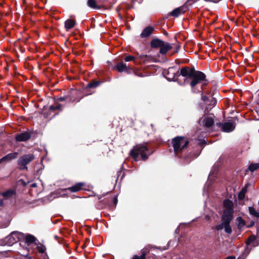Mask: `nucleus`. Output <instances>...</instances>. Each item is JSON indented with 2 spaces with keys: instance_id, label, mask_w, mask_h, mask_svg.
<instances>
[{
  "instance_id": "obj_1",
  "label": "nucleus",
  "mask_w": 259,
  "mask_h": 259,
  "mask_svg": "<svg viewBox=\"0 0 259 259\" xmlns=\"http://www.w3.org/2000/svg\"><path fill=\"white\" fill-rule=\"evenodd\" d=\"M181 74L184 77L191 79L190 84L193 92H194V87L201 81L205 80L206 78L205 74L202 72L188 67L182 68L181 69Z\"/></svg>"
},
{
  "instance_id": "obj_2",
  "label": "nucleus",
  "mask_w": 259,
  "mask_h": 259,
  "mask_svg": "<svg viewBox=\"0 0 259 259\" xmlns=\"http://www.w3.org/2000/svg\"><path fill=\"white\" fill-rule=\"evenodd\" d=\"M150 155L147 147L143 145H138L131 151V155L135 161L146 160Z\"/></svg>"
},
{
  "instance_id": "obj_3",
  "label": "nucleus",
  "mask_w": 259,
  "mask_h": 259,
  "mask_svg": "<svg viewBox=\"0 0 259 259\" xmlns=\"http://www.w3.org/2000/svg\"><path fill=\"white\" fill-rule=\"evenodd\" d=\"M188 139L184 137H177L172 140V144L176 155H178L186 148L189 144Z\"/></svg>"
},
{
  "instance_id": "obj_4",
  "label": "nucleus",
  "mask_w": 259,
  "mask_h": 259,
  "mask_svg": "<svg viewBox=\"0 0 259 259\" xmlns=\"http://www.w3.org/2000/svg\"><path fill=\"white\" fill-rule=\"evenodd\" d=\"M234 213V203L232 201L226 199L223 201L222 219H232Z\"/></svg>"
},
{
  "instance_id": "obj_5",
  "label": "nucleus",
  "mask_w": 259,
  "mask_h": 259,
  "mask_svg": "<svg viewBox=\"0 0 259 259\" xmlns=\"http://www.w3.org/2000/svg\"><path fill=\"white\" fill-rule=\"evenodd\" d=\"M34 158V156L32 154H26L19 158L18 160V165L20 169H28L27 164L32 161Z\"/></svg>"
},
{
  "instance_id": "obj_6",
  "label": "nucleus",
  "mask_w": 259,
  "mask_h": 259,
  "mask_svg": "<svg viewBox=\"0 0 259 259\" xmlns=\"http://www.w3.org/2000/svg\"><path fill=\"white\" fill-rule=\"evenodd\" d=\"M69 94L70 95L66 97L60 98L59 100L60 101L67 100L71 102H78L80 100L79 98L74 97L78 95L79 92L77 90L72 89Z\"/></svg>"
},
{
  "instance_id": "obj_7",
  "label": "nucleus",
  "mask_w": 259,
  "mask_h": 259,
  "mask_svg": "<svg viewBox=\"0 0 259 259\" xmlns=\"http://www.w3.org/2000/svg\"><path fill=\"white\" fill-rule=\"evenodd\" d=\"M23 236H24V234L22 233L13 232L7 237V239L10 241V243L14 244L22 239Z\"/></svg>"
},
{
  "instance_id": "obj_8",
  "label": "nucleus",
  "mask_w": 259,
  "mask_h": 259,
  "mask_svg": "<svg viewBox=\"0 0 259 259\" xmlns=\"http://www.w3.org/2000/svg\"><path fill=\"white\" fill-rule=\"evenodd\" d=\"M199 123L205 127H211L214 124L213 117L210 116L202 117L200 120Z\"/></svg>"
},
{
  "instance_id": "obj_9",
  "label": "nucleus",
  "mask_w": 259,
  "mask_h": 259,
  "mask_svg": "<svg viewBox=\"0 0 259 259\" xmlns=\"http://www.w3.org/2000/svg\"><path fill=\"white\" fill-rule=\"evenodd\" d=\"M188 9V8L186 5H183L174 10L170 14L171 16L177 17L180 15L184 14Z\"/></svg>"
},
{
  "instance_id": "obj_10",
  "label": "nucleus",
  "mask_w": 259,
  "mask_h": 259,
  "mask_svg": "<svg viewBox=\"0 0 259 259\" xmlns=\"http://www.w3.org/2000/svg\"><path fill=\"white\" fill-rule=\"evenodd\" d=\"M18 156V152L9 153L0 159V164L3 162H10L11 160L16 159Z\"/></svg>"
},
{
  "instance_id": "obj_11",
  "label": "nucleus",
  "mask_w": 259,
  "mask_h": 259,
  "mask_svg": "<svg viewBox=\"0 0 259 259\" xmlns=\"http://www.w3.org/2000/svg\"><path fill=\"white\" fill-rule=\"evenodd\" d=\"M30 135L28 132H24L17 135L16 136V140L18 142H24L29 140Z\"/></svg>"
},
{
  "instance_id": "obj_12",
  "label": "nucleus",
  "mask_w": 259,
  "mask_h": 259,
  "mask_svg": "<svg viewBox=\"0 0 259 259\" xmlns=\"http://www.w3.org/2000/svg\"><path fill=\"white\" fill-rule=\"evenodd\" d=\"M235 125L233 122H226L223 125V131L225 132H231L233 131L235 128Z\"/></svg>"
},
{
  "instance_id": "obj_13",
  "label": "nucleus",
  "mask_w": 259,
  "mask_h": 259,
  "mask_svg": "<svg viewBox=\"0 0 259 259\" xmlns=\"http://www.w3.org/2000/svg\"><path fill=\"white\" fill-rule=\"evenodd\" d=\"M172 49L171 45L168 43L163 42V44L161 45L159 52L163 55L165 54L168 51Z\"/></svg>"
},
{
  "instance_id": "obj_14",
  "label": "nucleus",
  "mask_w": 259,
  "mask_h": 259,
  "mask_svg": "<svg viewBox=\"0 0 259 259\" xmlns=\"http://www.w3.org/2000/svg\"><path fill=\"white\" fill-rule=\"evenodd\" d=\"M84 185H85V184L84 183L79 182V183H76L73 186L68 188L67 189L72 192H76L79 191V190H81L82 187L83 186H84Z\"/></svg>"
},
{
  "instance_id": "obj_15",
  "label": "nucleus",
  "mask_w": 259,
  "mask_h": 259,
  "mask_svg": "<svg viewBox=\"0 0 259 259\" xmlns=\"http://www.w3.org/2000/svg\"><path fill=\"white\" fill-rule=\"evenodd\" d=\"M153 30V27L151 26L146 27L141 33V37L145 38L149 36L152 33Z\"/></svg>"
},
{
  "instance_id": "obj_16",
  "label": "nucleus",
  "mask_w": 259,
  "mask_h": 259,
  "mask_svg": "<svg viewBox=\"0 0 259 259\" xmlns=\"http://www.w3.org/2000/svg\"><path fill=\"white\" fill-rule=\"evenodd\" d=\"M75 21L73 19H67L65 21L64 26L67 31L73 28L75 25Z\"/></svg>"
},
{
  "instance_id": "obj_17",
  "label": "nucleus",
  "mask_w": 259,
  "mask_h": 259,
  "mask_svg": "<svg viewBox=\"0 0 259 259\" xmlns=\"http://www.w3.org/2000/svg\"><path fill=\"white\" fill-rule=\"evenodd\" d=\"M25 242L28 244H31L35 242L36 240L35 237L32 235H26L24 234V236L22 237Z\"/></svg>"
},
{
  "instance_id": "obj_18",
  "label": "nucleus",
  "mask_w": 259,
  "mask_h": 259,
  "mask_svg": "<svg viewBox=\"0 0 259 259\" xmlns=\"http://www.w3.org/2000/svg\"><path fill=\"white\" fill-rule=\"evenodd\" d=\"M15 191L13 189H10L8 190H7L4 192H2L1 193V195L5 198V199H8L12 197L13 195L15 194Z\"/></svg>"
},
{
  "instance_id": "obj_19",
  "label": "nucleus",
  "mask_w": 259,
  "mask_h": 259,
  "mask_svg": "<svg viewBox=\"0 0 259 259\" xmlns=\"http://www.w3.org/2000/svg\"><path fill=\"white\" fill-rule=\"evenodd\" d=\"M163 41L159 39H153L151 42V46L152 48H160L163 44Z\"/></svg>"
},
{
  "instance_id": "obj_20",
  "label": "nucleus",
  "mask_w": 259,
  "mask_h": 259,
  "mask_svg": "<svg viewBox=\"0 0 259 259\" xmlns=\"http://www.w3.org/2000/svg\"><path fill=\"white\" fill-rule=\"evenodd\" d=\"M232 219H222V220H225V225L224 229L226 233L230 234L232 233V228L230 226V222Z\"/></svg>"
},
{
  "instance_id": "obj_21",
  "label": "nucleus",
  "mask_w": 259,
  "mask_h": 259,
  "mask_svg": "<svg viewBox=\"0 0 259 259\" xmlns=\"http://www.w3.org/2000/svg\"><path fill=\"white\" fill-rule=\"evenodd\" d=\"M115 67L116 69L120 72L126 71L127 70V66H126V64H124L123 62H120L117 64Z\"/></svg>"
},
{
  "instance_id": "obj_22",
  "label": "nucleus",
  "mask_w": 259,
  "mask_h": 259,
  "mask_svg": "<svg viewBox=\"0 0 259 259\" xmlns=\"http://www.w3.org/2000/svg\"><path fill=\"white\" fill-rule=\"evenodd\" d=\"M248 211H249V213L251 215H252L255 218H259V209L256 210L253 207H249Z\"/></svg>"
},
{
  "instance_id": "obj_23",
  "label": "nucleus",
  "mask_w": 259,
  "mask_h": 259,
  "mask_svg": "<svg viewBox=\"0 0 259 259\" xmlns=\"http://www.w3.org/2000/svg\"><path fill=\"white\" fill-rule=\"evenodd\" d=\"M139 59L143 61L144 63L150 62L152 60V58L148 55H141L139 56Z\"/></svg>"
},
{
  "instance_id": "obj_24",
  "label": "nucleus",
  "mask_w": 259,
  "mask_h": 259,
  "mask_svg": "<svg viewBox=\"0 0 259 259\" xmlns=\"http://www.w3.org/2000/svg\"><path fill=\"white\" fill-rule=\"evenodd\" d=\"M247 185L245 186L244 188H243L242 190L238 194V199L240 200H242L244 198L245 194L247 191Z\"/></svg>"
},
{
  "instance_id": "obj_25",
  "label": "nucleus",
  "mask_w": 259,
  "mask_h": 259,
  "mask_svg": "<svg viewBox=\"0 0 259 259\" xmlns=\"http://www.w3.org/2000/svg\"><path fill=\"white\" fill-rule=\"evenodd\" d=\"M237 225L239 228H241L243 227L245 225L244 220L240 217H237L236 219Z\"/></svg>"
},
{
  "instance_id": "obj_26",
  "label": "nucleus",
  "mask_w": 259,
  "mask_h": 259,
  "mask_svg": "<svg viewBox=\"0 0 259 259\" xmlns=\"http://www.w3.org/2000/svg\"><path fill=\"white\" fill-rule=\"evenodd\" d=\"M259 168V163H251L248 166V170L251 171H254Z\"/></svg>"
},
{
  "instance_id": "obj_27",
  "label": "nucleus",
  "mask_w": 259,
  "mask_h": 259,
  "mask_svg": "<svg viewBox=\"0 0 259 259\" xmlns=\"http://www.w3.org/2000/svg\"><path fill=\"white\" fill-rule=\"evenodd\" d=\"M88 5L92 8H98L97 6L96 5V1L95 0H88Z\"/></svg>"
},
{
  "instance_id": "obj_28",
  "label": "nucleus",
  "mask_w": 259,
  "mask_h": 259,
  "mask_svg": "<svg viewBox=\"0 0 259 259\" xmlns=\"http://www.w3.org/2000/svg\"><path fill=\"white\" fill-rule=\"evenodd\" d=\"M100 84V81H94L93 82L89 83L88 85V87L90 88H96Z\"/></svg>"
},
{
  "instance_id": "obj_29",
  "label": "nucleus",
  "mask_w": 259,
  "mask_h": 259,
  "mask_svg": "<svg viewBox=\"0 0 259 259\" xmlns=\"http://www.w3.org/2000/svg\"><path fill=\"white\" fill-rule=\"evenodd\" d=\"M222 222L220 224H219L215 226V229L218 231L222 230V229H224V226L225 225V220H222Z\"/></svg>"
},
{
  "instance_id": "obj_30",
  "label": "nucleus",
  "mask_w": 259,
  "mask_h": 259,
  "mask_svg": "<svg viewBox=\"0 0 259 259\" xmlns=\"http://www.w3.org/2000/svg\"><path fill=\"white\" fill-rule=\"evenodd\" d=\"M37 249L39 253H44L46 250L45 246L41 244L37 246Z\"/></svg>"
},
{
  "instance_id": "obj_31",
  "label": "nucleus",
  "mask_w": 259,
  "mask_h": 259,
  "mask_svg": "<svg viewBox=\"0 0 259 259\" xmlns=\"http://www.w3.org/2000/svg\"><path fill=\"white\" fill-rule=\"evenodd\" d=\"M133 259H146V252L145 251H142V253L140 256L135 255Z\"/></svg>"
},
{
  "instance_id": "obj_32",
  "label": "nucleus",
  "mask_w": 259,
  "mask_h": 259,
  "mask_svg": "<svg viewBox=\"0 0 259 259\" xmlns=\"http://www.w3.org/2000/svg\"><path fill=\"white\" fill-rule=\"evenodd\" d=\"M124 60L126 61V62H129V61H134V63L135 64H136V62L135 60V57L133 56H127L125 57L124 58Z\"/></svg>"
},
{
  "instance_id": "obj_33",
  "label": "nucleus",
  "mask_w": 259,
  "mask_h": 259,
  "mask_svg": "<svg viewBox=\"0 0 259 259\" xmlns=\"http://www.w3.org/2000/svg\"><path fill=\"white\" fill-rule=\"evenodd\" d=\"M255 239V237L253 236H251L250 237L248 240H247L246 241V243L247 245H250L252 243V242L254 241Z\"/></svg>"
},
{
  "instance_id": "obj_34",
  "label": "nucleus",
  "mask_w": 259,
  "mask_h": 259,
  "mask_svg": "<svg viewBox=\"0 0 259 259\" xmlns=\"http://www.w3.org/2000/svg\"><path fill=\"white\" fill-rule=\"evenodd\" d=\"M198 1V0H188L184 5H186L188 7V6H190Z\"/></svg>"
},
{
  "instance_id": "obj_35",
  "label": "nucleus",
  "mask_w": 259,
  "mask_h": 259,
  "mask_svg": "<svg viewBox=\"0 0 259 259\" xmlns=\"http://www.w3.org/2000/svg\"><path fill=\"white\" fill-rule=\"evenodd\" d=\"M198 1V0H188L184 5H186L188 7V6H190Z\"/></svg>"
},
{
  "instance_id": "obj_36",
  "label": "nucleus",
  "mask_w": 259,
  "mask_h": 259,
  "mask_svg": "<svg viewBox=\"0 0 259 259\" xmlns=\"http://www.w3.org/2000/svg\"><path fill=\"white\" fill-rule=\"evenodd\" d=\"M61 107H60V105H56V106L52 105V106H50V109L51 110H57V109H59Z\"/></svg>"
},
{
  "instance_id": "obj_37",
  "label": "nucleus",
  "mask_w": 259,
  "mask_h": 259,
  "mask_svg": "<svg viewBox=\"0 0 259 259\" xmlns=\"http://www.w3.org/2000/svg\"><path fill=\"white\" fill-rule=\"evenodd\" d=\"M201 100L204 102H205L207 100V97L205 96H203L202 95L201 96Z\"/></svg>"
},
{
  "instance_id": "obj_38",
  "label": "nucleus",
  "mask_w": 259,
  "mask_h": 259,
  "mask_svg": "<svg viewBox=\"0 0 259 259\" xmlns=\"http://www.w3.org/2000/svg\"><path fill=\"white\" fill-rule=\"evenodd\" d=\"M205 1H206V2H213V3H218L219 2H220L221 0H204Z\"/></svg>"
},
{
  "instance_id": "obj_39",
  "label": "nucleus",
  "mask_w": 259,
  "mask_h": 259,
  "mask_svg": "<svg viewBox=\"0 0 259 259\" xmlns=\"http://www.w3.org/2000/svg\"><path fill=\"white\" fill-rule=\"evenodd\" d=\"M113 203H114L115 205H116L117 203V198L116 197H114L113 198Z\"/></svg>"
},
{
  "instance_id": "obj_40",
  "label": "nucleus",
  "mask_w": 259,
  "mask_h": 259,
  "mask_svg": "<svg viewBox=\"0 0 259 259\" xmlns=\"http://www.w3.org/2000/svg\"><path fill=\"white\" fill-rule=\"evenodd\" d=\"M226 259H235V257L233 256H230L226 258Z\"/></svg>"
},
{
  "instance_id": "obj_41",
  "label": "nucleus",
  "mask_w": 259,
  "mask_h": 259,
  "mask_svg": "<svg viewBox=\"0 0 259 259\" xmlns=\"http://www.w3.org/2000/svg\"><path fill=\"white\" fill-rule=\"evenodd\" d=\"M4 203L3 200L0 199V206H3Z\"/></svg>"
},
{
  "instance_id": "obj_42",
  "label": "nucleus",
  "mask_w": 259,
  "mask_h": 259,
  "mask_svg": "<svg viewBox=\"0 0 259 259\" xmlns=\"http://www.w3.org/2000/svg\"><path fill=\"white\" fill-rule=\"evenodd\" d=\"M215 100L211 101V105H215Z\"/></svg>"
},
{
  "instance_id": "obj_43",
  "label": "nucleus",
  "mask_w": 259,
  "mask_h": 259,
  "mask_svg": "<svg viewBox=\"0 0 259 259\" xmlns=\"http://www.w3.org/2000/svg\"><path fill=\"white\" fill-rule=\"evenodd\" d=\"M35 186V184L32 185V186H33V187H34Z\"/></svg>"
}]
</instances>
